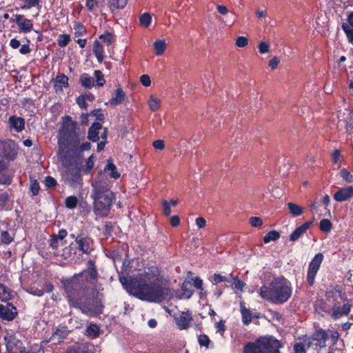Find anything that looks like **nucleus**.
<instances>
[{
  "label": "nucleus",
  "mask_w": 353,
  "mask_h": 353,
  "mask_svg": "<svg viewBox=\"0 0 353 353\" xmlns=\"http://www.w3.org/2000/svg\"><path fill=\"white\" fill-rule=\"evenodd\" d=\"M341 28L345 33L348 41L353 44V28H351L347 23H343Z\"/></svg>",
  "instance_id": "f704fd0d"
},
{
  "label": "nucleus",
  "mask_w": 353,
  "mask_h": 353,
  "mask_svg": "<svg viewBox=\"0 0 353 353\" xmlns=\"http://www.w3.org/2000/svg\"><path fill=\"white\" fill-rule=\"evenodd\" d=\"M282 347L281 341L273 336H262L254 342L247 343L243 353H280Z\"/></svg>",
  "instance_id": "423d86ee"
},
{
  "label": "nucleus",
  "mask_w": 353,
  "mask_h": 353,
  "mask_svg": "<svg viewBox=\"0 0 353 353\" xmlns=\"http://www.w3.org/2000/svg\"><path fill=\"white\" fill-rule=\"evenodd\" d=\"M77 205V198L74 196H70L65 199V205L68 208H74Z\"/></svg>",
  "instance_id": "37998d69"
},
{
  "label": "nucleus",
  "mask_w": 353,
  "mask_h": 353,
  "mask_svg": "<svg viewBox=\"0 0 353 353\" xmlns=\"http://www.w3.org/2000/svg\"><path fill=\"white\" fill-rule=\"evenodd\" d=\"M44 182H45L46 186L48 188H52L55 187L57 185L56 180L50 176H46Z\"/></svg>",
  "instance_id": "6e6d98bb"
},
{
  "label": "nucleus",
  "mask_w": 353,
  "mask_h": 353,
  "mask_svg": "<svg viewBox=\"0 0 353 353\" xmlns=\"http://www.w3.org/2000/svg\"><path fill=\"white\" fill-rule=\"evenodd\" d=\"M132 284L131 294L141 300L160 303L163 300H170L176 295L175 291L161 276L157 268H149L139 274Z\"/></svg>",
  "instance_id": "f03ea898"
},
{
  "label": "nucleus",
  "mask_w": 353,
  "mask_h": 353,
  "mask_svg": "<svg viewBox=\"0 0 353 353\" xmlns=\"http://www.w3.org/2000/svg\"><path fill=\"white\" fill-rule=\"evenodd\" d=\"M10 183H11V179L9 177V176L7 175L6 174V172L1 173V174H0V183L5 184V185H8V184H10Z\"/></svg>",
  "instance_id": "0e129e2a"
},
{
  "label": "nucleus",
  "mask_w": 353,
  "mask_h": 353,
  "mask_svg": "<svg viewBox=\"0 0 353 353\" xmlns=\"http://www.w3.org/2000/svg\"><path fill=\"white\" fill-rule=\"evenodd\" d=\"M77 123L72 121L71 117L67 116L63 118V128L59 132V144H65L68 148H73L76 152L81 155V152L88 150L91 148L89 142L79 145L80 137L76 132Z\"/></svg>",
  "instance_id": "39448f33"
},
{
  "label": "nucleus",
  "mask_w": 353,
  "mask_h": 353,
  "mask_svg": "<svg viewBox=\"0 0 353 353\" xmlns=\"http://www.w3.org/2000/svg\"><path fill=\"white\" fill-rule=\"evenodd\" d=\"M160 99L156 98L154 96L150 97V99L148 101V105L151 109L152 111L154 112L157 110L160 107Z\"/></svg>",
  "instance_id": "58836bf2"
},
{
  "label": "nucleus",
  "mask_w": 353,
  "mask_h": 353,
  "mask_svg": "<svg viewBox=\"0 0 353 353\" xmlns=\"http://www.w3.org/2000/svg\"><path fill=\"white\" fill-rule=\"evenodd\" d=\"M94 75H95V77L97 78V86H99V87L103 86L105 83V80L104 79L102 72L100 70H95Z\"/></svg>",
  "instance_id": "c03bdc74"
},
{
  "label": "nucleus",
  "mask_w": 353,
  "mask_h": 353,
  "mask_svg": "<svg viewBox=\"0 0 353 353\" xmlns=\"http://www.w3.org/2000/svg\"><path fill=\"white\" fill-rule=\"evenodd\" d=\"M108 11L115 14L119 9H123L126 6L127 1H106Z\"/></svg>",
  "instance_id": "a878e982"
},
{
  "label": "nucleus",
  "mask_w": 353,
  "mask_h": 353,
  "mask_svg": "<svg viewBox=\"0 0 353 353\" xmlns=\"http://www.w3.org/2000/svg\"><path fill=\"white\" fill-rule=\"evenodd\" d=\"M67 231L64 229L60 230L58 234H52L56 238L59 239L61 241V245H63V239L67 236Z\"/></svg>",
  "instance_id": "69168bd1"
},
{
  "label": "nucleus",
  "mask_w": 353,
  "mask_h": 353,
  "mask_svg": "<svg viewBox=\"0 0 353 353\" xmlns=\"http://www.w3.org/2000/svg\"><path fill=\"white\" fill-rule=\"evenodd\" d=\"M90 238L82 234L77 236L76 243L78 245V249L83 254H89L92 250Z\"/></svg>",
  "instance_id": "a211bd4d"
},
{
  "label": "nucleus",
  "mask_w": 353,
  "mask_h": 353,
  "mask_svg": "<svg viewBox=\"0 0 353 353\" xmlns=\"http://www.w3.org/2000/svg\"><path fill=\"white\" fill-rule=\"evenodd\" d=\"M8 122L10 128H14L17 132H21L23 130L25 125V121L21 117L11 116Z\"/></svg>",
  "instance_id": "4be33fe9"
},
{
  "label": "nucleus",
  "mask_w": 353,
  "mask_h": 353,
  "mask_svg": "<svg viewBox=\"0 0 353 353\" xmlns=\"http://www.w3.org/2000/svg\"><path fill=\"white\" fill-rule=\"evenodd\" d=\"M16 145L14 141L8 140L0 141V156L13 160L17 156Z\"/></svg>",
  "instance_id": "9d476101"
},
{
  "label": "nucleus",
  "mask_w": 353,
  "mask_h": 353,
  "mask_svg": "<svg viewBox=\"0 0 353 353\" xmlns=\"http://www.w3.org/2000/svg\"><path fill=\"white\" fill-rule=\"evenodd\" d=\"M17 349V343L13 340H9L6 343V349L8 353H19L14 349Z\"/></svg>",
  "instance_id": "de8ad7c7"
},
{
  "label": "nucleus",
  "mask_w": 353,
  "mask_h": 353,
  "mask_svg": "<svg viewBox=\"0 0 353 353\" xmlns=\"http://www.w3.org/2000/svg\"><path fill=\"white\" fill-rule=\"evenodd\" d=\"M294 353H306L305 345L304 343H296L294 345Z\"/></svg>",
  "instance_id": "09e8293b"
},
{
  "label": "nucleus",
  "mask_w": 353,
  "mask_h": 353,
  "mask_svg": "<svg viewBox=\"0 0 353 353\" xmlns=\"http://www.w3.org/2000/svg\"><path fill=\"white\" fill-rule=\"evenodd\" d=\"M192 320L190 314L184 312H181L179 317L175 318L176 323L181 330L187 329Z\"/></svg>",
  "instance_id": "412c9836"
},
{
  "label": "nucleus",
  "mask_w": 353,
  "mask_h": 353,
  "mask_svg": "<svg viewBox=\"0 0 353 353\" xmlns=\"http://www.w3.org/2000/svg\"><path fill=\"white\" fill-rule=\"evenodd\" d=\"M324 256L322 253L319 252L314 255L312 261L309 263L306 280L307 284L312 287L315 283V278L318 272L320 270L321 265L323 263Z\"/></svg>",
  "instance_id": "6e6552de"
},
{
  "label": "nucleus",
  "mask_w": 353,
  "mask_h": 353,
  "mask_svg": "<svg viewBox=\"0 0 353 353\" xmlns=\"http://www.w3.org/2000/svg\"><path fill=\"white\" fill-rule=\"evenodd\" d=\"M9 196L6 192L0 194V205L5 206L8 201Z\"/></svg>",
  "instance_id": "774afa93"
},
{
  "label": "nucleus",
  "mask_w": 353,
  "mask_h": 353,
  "mask_svg": "<svg viewBox=\"0 0 353 353\" xmlns=\"http://www.w3.org/2000/svg\"><path fill=\"white\" fill-rule=\"evenodd\" d=\"M137 279V276L130 281H129L127 278L124 276H120L119 280L121 284L131 293V289L133 288L132 282Z\"/></svg>",
  "instance_id": "79ce46f5"
},
{
  "label": "nucleus",
  "mask_w": 353,
  "mask_h": 353,
  "mask_svg": "<svg viewBox=\"0 0 353 353\" xmlns=\"http://www.w3.org/2000/svg\"><path fill=\"white\" fill-rule=\"evenodd\" d=\"M288 207L293 216H299L303 213V208L296 203H288Z\"/></svg>",
  "instance_id": "c756f323"
},
{
  "label": "nucleus",
  "mask_w": 353,
  "mask_h": 353,
  "mask_svg": "<svg viewBox=\"0 0 353 353\" xmlns=\"http://www.w3.org/2000/svg\"><path fill=\"white\" fill-rule=\"evenodd\" d=\"M249 222L252 227H260L263 225V220L259 216H252Z\"/></svg>",
  "instance_id": "8fccbe9b"
},
{
  "label": "nucleus",
  "mask_w": 353,
  "mask_h": 353,
  "mask_svg": "<svg viewBox=\"0 0 353 353\" xmlns=\"http://www.w3.org/2000/svg\"><path fill=\"white\" fill-rule=\"evenodd\" d=\"M222 282L230 283L231 288L236 292L243 291V287L245 285L243 281L240 280L237 276H234L232 274H230V278L222 276Z\"/></svg>",
  "instance_id": "6ab92c4d"
},
{
  "label": "nucleus",
  "mask_w": 353,
  "mask_h": 353,
  "mask_svg": "<svg viewBox=\"0 0 353 353\" xmlns=\"http://www.w3.org/2000/svg\"><path fill=\"white\" fill-rule=\"evenodd\" d=\"M334 199L339 203L345 202L353 199V186L347 185L340 188L334 194Z\"/></svg>",
  "instance_id": "4468645a"
},
{
  "label": "nucleus",
  "mask_w": 353,
  "mask_h": 353,
  "mask_svg": "<svg viewBox=\"0 0 353 353\" xmlns=\"http://www.w3.org/2000/svg\"><path fill=\"white\" fill-rule=\"evenodd\" d=\"M91 197L94 200V212L97 215L105 216L108 214L114 199L108 180L97 181L92 185Z\"/></svg>",
  "instance_id": "20e7f679"
},
{
  "label": "nucleus",
  "mask_w": 353,
  "mask_h": 353,
  "mask_svg": "<svg viewBox=\"0 0 353 353\" xmlns=\"http://www.w3.org/2000/svg\"><path fill=\"white\" fill-rule=\"evenodd\" d=\"M313 221H309L303 223L300 226L297 227L290 235L289 239L291 241H296L299 240L312 225Z\"/></svg>",
  "instance_id": "f3484780"
},
{
  "label": "nucleus",
  "mask_w": 353,
  "mask_h": 353,
  "mask_svg": "<svg viewBox=\"0 0 353 353\" xmlns=\"http://www.w3.org/2000/svg\"><path fill=\"white\" fill-rule=\"evenodd\" d=\"M328 338V334L321 328L316 330L311 336L312 340L315 342V345L320 349L326 347V341Z\"/></svg>",
  "instance_id": "dca6fc26"
},
{
  "label": "nucleus",
  "mask_w": 353,
  "mask_h": 353,
  "mask_svg": "<svg viewBox=\"0 0 353 353\" xmlns=\"http://www.w3.org/2000/svg\"><path fill=\"white\" fill-rule=\"evenodd\" d=\"M68 330H66V327H63L61 329H58L57 332L53 334L52 337L55 339L57 337V339L59 340L61 338L65 337V336L67 334Z\"/></svg>",
  "instance_id": "603ef678"
},
{
  "label": "nucleus",
  "mask_w": 353,
  "mask_h": 353,
  "mask_svg": "<svg viewBox=\"0 0 353 353\" xmlns=\"http://www.w3.org/2000/svg\"><path fill=\"white\" fill-rule=\"evenodd\" d=\"M93 51L95 55L103 53V46L98 41H96L94 43Z\"/></svg>",
  "instance_id": "052dcab7"
},
{
  "label": "nucleus",
  "mask_w": 353,
  "mask_h": 353,
  "mask_svg": "<svg viewBox=\"0 0 353 353\" xmlns=\"http://www.w3.org/2000/svg\"><path fill=\"white\" fill-rule=\"evenodd\" d=\"M61 245V241L59 239L56 238L55 236H52L50 245L53 250H57L59 245Z\"/></svg>",
  "instance_id": "680f3d73"
},
{
  "label": "nucleus",
  "mask_w": 353,
  "mask_h": 353,
  "mask_svg": "<svg viewBox=\"0 0 353 353\" xmlns=\"http://www.w3.org/2000/svg\"><path fill=\"white\" fill-rule=\"evenodd\" d=\"M228 10L227 8L224 6H222V23H224L225 26H231L235 20V15L234 13L231 12L230 14V19L228 20H225L224 17L225 16L228 15Z\"/></svg>",
  "instance_id": "7c9ffc66"
},
{
  "label": "nucleus",
  "mask_w": 353,
  "mask_h": 353,
  "mask_svg": "<svg viewBox=\"0 0 353 353\" xmlns=\"http://www.w3.org/2000/svg\"><path fill=\"white\" fill-rule=\"evenodd\" d=\"M319 228L322 232L328 233L332 228V222L327 219H323L320 221Z\"/></svg>",
  "instance_id": "72a5a7b5"
},
{
  "label": "nucleus",
  "mask_w": 353,
  "mask_h": 353,
  "mask_svg": "<svg viewBox=\"0 0 353 353\" xmlns=\"http://www.w3.org/2000/svg\"><path fill=\"white\" fill-rule=\"evenodd\" d=\"M17 308L11 303L0 305V318L8 321H12L17 316Z\"/></svg>",
  "instance_id": "2eb2a0df"
},
{
  "label": "nucleus",
  "mask_w": 353,
  "mask_h": 353,
  "mask_svg": "<svg viewBox=\"0 0 353 353\" xmlns=\"http://www.w3.org/2000/svg\"><path fill=\"white\" fill-rule=\"evenodd\" d=\"M1 241L3 243L8 244L12 241V237L9 234L7 231L1 232Z\"/></svg>",
  "instance_id": "13d9d810"
},
{
  "label": "nucleus",
  "mask_w": 353,
  "mask_h": 353,
  "mask_svg": "<svg viewBox=\"0 0 353 353\" xmlns=\"http://www.w3.org/2000/svg\"><path fill=\"white\" fill-rule=\"evenodd\" d=\"M106 1H85V6L90 11H99L102 14L108 12Z\"/></svg>",
  "instance_id": "aec40b11"
},
{
  "label": "nucleus",
  "mask_w": 353,
  "mask_h": 353,
  "mask_svg": "<svg viewBox=\"0 0 353 353\" xmlns=\"http://www.w3.org/2000/svg\"><path fill=\"white\" fill-rule=\"evenodd\" d=\"M140 81L143 85L148 87L151 84L150 78L148 74H143L140 77Z\"/></svg>",
  "instance_id": "338daca9"
},
{
  "label": "nucleus",
  "mask_w": 353,
  "mask_h": 353,
  "mask_svg": "<svg viewBox=\"0 0 353 353\" xmlns=\"http://www.w3.org/2000/svg\"><path fill=\"white\" fill-rule=\"evenodd\" d=\"M99 327L96 324H90L86 329L87 335L95 338L99 336Z\"/></svg>",
  "instance_id": "4c0bfd02"
},
{
  "label": "nucleus",
  "mask_w": 353,
  "mask_h": 353,
  "mask_svg": "<svg viewBox=\"0 0 353 353\" xmlns=\"http://www.w3.org/2000/svg\"><path fill=\"white\" fill-rule=\"evenodd\" d=\"M280 233L276 230H272L268 232L263 238L264 243H268L271 241H277L280 238Z\"/></svg>",
  "instance_id": "2f4dec72"
},
{
  "label": "nucleus",
  "mask_w": 353,
  "mask_h": 353,
  "mask_svg": "<svg viewBox=\"0 0 353 353\" xmlns=\"http://www.w3.org/2000/svg\"><path fill=\"white\" fill-rule=\"evenodd\" d=\"M248 45V39L243 36H239L236 39V46L239 48H244Z\"/></svg>",
  "instance_id": "49530a36"
},
{
  "label": "nucleus",
  "mask_w": 353,
  "mask_h": 353,
  "mask_svg": "<svg viewBox=\"0 0 353 353\" xmlns=\"http://www.w3.org/2000/svg\"><path fill=\"white\" fill-rule=\"evenodd\" d=\"M151 20H152V17H151L150 14L148 12H145L140 17L139 21H140V24L142 26L146 28L150 26V24L151 23Z\"/></svg>",
  "instance_id": "a19ab883"
},
{
  "label": "nucleus",
  "mask_w": 353,
  "mask_h": 353,
  "mask_svg": "<svg viewBox=\"0 0 353 353\" xmlns=\"http://www.w3.org/2000/svg\"><path fill=\"white\" fill-rule=\"evenodd\" d=\"M104 171L108 172L110 176L114 179H118L120 176V174L117 171L116 166L110 159L108 161V165L105 166Z\"/></svg>",
  "instance_id": "cd10ccee"
},
{
  "label": "nucleus",
  "mask_w": 353,
  "mask_h": 353,
  "mask_svg": "<svg viewBox=\"0 0 353 353\" xmlns=\"http://www.w3.org/2000/svg\"><path fill=\"white\" fill-rule=\"evenodd\" d=\"M292 288L290 282L284 276L274 278L268 285L260 288L259 296L274 304H283L291 297Z\"/></svg>",
  "instance_id": "7ed1b4c3"
},
{
  "label": "nucleus",
  "mask_w": 353,
  "mask_h": 353,
  "mask_svg": "<svg viewBox=\"0 0 353 353\" xmlns=\"http://www.w3.org/2000/svg\"><path fill=\"white\" fill-rule=\"evenodd\" d=\"M54 86L57 92L61 91L62 87H67L68 85V78L65 74H59L52 79Z\"/></svg>",
  "instance_id": "b1692460"
},
{
  "label": "nucleus",
  "mask_w": 353,
  "mask_h": 353,
  "mask_svg": "<svg viewBox=\"0 0 353 353\" xmlns=\"http://www.w3.org/2000/svg\"><path fill=\"white\" fill-rule=\"evenodd\" d=\"M352 307L350 301L346 299L345 301L334 303L332 305L331 317L334 319H339L343 316H347Z\"/></svg>",
  "instance_id": "1a4fd4ad"
},
{
  "label": "nucleus",
  "mask_w": 353,
  "mask_h": 353,
  "mask_svg": "<svg viewBox=\"0 0 353 353\" xmlns=\"http://www.w3.org/2000/svg\"><path fill=\"white\" fill-rule=\"evenodd\" d=\"M341 119H339V123L344 125L345 133L347 135L353 134V108L346 109L343 113Z\"/></svg>",
  "instance_id": "9b49d317"
},
{
  "label": "nucleus",
  "mask_w": 353,
  "mask_h": 353,
  "mask_svg": "<svg viewBox=\"0 0 353 353\" xmlns=\"http://www.w3.org/2000/svg\"><path fill=\"white\" fill-rule=\"evenodd\" d=\"M70 39L68 34H61L57 40L58 44L60 47H65L69 43Z\"/></svg>",
  "instance_id": "a18cd8bd"
},
{
  "label": "nucleus",
  "mask_w": 353,
  "mask_h": 353,
  "mask_svg": "<svg viewBox=\"0 0 353 353\" xmlns=\"http://www.w3.org/2000/svg\"><path fill=\"white\" fill-rule=\"evenodd\" d=\"M125 97V92L120 87H119L116 90L114 94L109 101V103H110L111 105L115 106L121 103L122 101L124 100Z\"/></svg>",
  "instance_id": "393cba45"
},
{
  "label": "nucleus",
  "mask_w": 353,
  "mask_h": 353,
  "mask_svg": "<svg viewBox=\"0 0 353 353\" xmlns=\"http://www.w3.org/2000/svg\"><path fill=\"white\" fill-rule=\"evenodd\" d=\"M339 336H340V335H339V333L338 331H336V330L330 331V337L332 341V345L336 344V343L339 339Z\"/></svg>",
  "instance_id": "e2e57ef3"
},
{
  "label": "nucleus",
  "mask_w": 353,
  "mask_h": 353,
  "mask_svg": "<svg viewBox=\"0 0 353 353\" xmlns=\"http://www.w3.org/2000/svg\"><path fill=\"white\" fill-rule=\"evenodd\" d=\"M59 161L65 168L81 165L83 157L78 154L73 148H68V150L63 153V148L59 145Z\"/></svg>",
  "instance_id": "0eeeda50"
},
{
  "label": "nucleus",
  "mask_w": 353,
  "mask_h": 353,
  "mask_svg": "<svg viewBox=\"0 0 353 353\" xmlns=\"http://www.w3.org/2000/svg\"><path fill=\"white\" fill-rule=\"evenodd\" d=\"M242 321L244 325H248L252 321V316L250 311L243 307L241 308Z\"/></svg>",
  "instance_id": "e433bc0d"
},
{
  "label": "nucleus",
  "mask_w": 353,
  "mask_h": 353,
  "mask_svg": "<svg viewBox=\"0 0 353 353\" xmlns=\"http://www.w3.org/2000/svg\"><path fill=\"white\" fill-rule=\"evenodd\" d=\"M12 299V295L8 288L3 284L0 283V299L2 301H8Z\"/></svg>",
  "instance_id": "473e14b6"
},
{
  "label": "nucleus",
  "mask_w": 353,
  "mask_h": 353,
  "mask_svg": "<svg viewBox=\"0 0 353 353\" xmlns=\"http://www.w3.org/2000/svg\"><path fill=\"white\" fill-rule=\"evenodd\" d=\"M258 48L259 52L262 54L270 52V45L265 41H261Z\"/></svg>",
  "instance_id": "3c124183"
},
{
  "label": "nucleus",
  "mask_w": 353,
  "mask_h": 353,
  "mask_svg": "<svg viewBox=\"0 0 353 353\" xmlns=\"http://www.w3.org/2000/svg\"><path fill=\"white\" fill-rule=\"evenodd\" d=\"M166 46L165 39H157L153 43V48L157 56L161 55L165 52Z\"/></svg>",
  "instance_id": "bb28decb"
},
{
  "label": "nucleus",
  "mask_w": 353,
  "mask_h": 353,
  "mask_svg": "<svg viewBox=\"0 0 353 353\" xmlns=\"http://www.w3.org/2000/svg\"><path fill=\"white\" fill-rule=\"evenodd\" d=\"M163 212L165 216H170L171 214L170 204L166 200L162 201Z\"/></svg>",
  "instance_id": "bf43d9fd"
},
{
  "label": "nucleus",
  "mask_w": 353,
  "mask_h": 353,
  "mask_svg": "<svg viewBox=\"0 0 353 353\" xmlns=\"http://www.w3.org/2000/svg\"><path fill=\"white\" fill-rule=\"evenodd\" d=\"M340 176L347 183L353 182V174L346 168H342L340 170Z\"/></svg>",
  "instance_id": "c9c22d12"
},
{
  "label": "nucleus",
  "mask_w": 353,
  "mask_h": 353,
  "mask_svg": "<svg viewBox=\"0 0 353 353\" xmlns=\"http://www.w3.org/2000/svg\"><path fill=\"white\" fill-rule=\"evenodd\" d=\"M40 190L39 185L37 180L32 179L31 178V183H30V190L32 192L33 195H37L39 193Z\"/></svg>",
  "instance_id": "5fc2aeb1"
},
{
  "label": "nucleus",
  "mask_w": 353,
  "mask_h": 353,
  "mask_svg": "<svg viewBox=\"0 0 353 353\" xmlns=\"http://www.w3.org/2000/svg\"><path fill=\"white\" fill-rule=\"evenodd\" d=\"M32 26L33 24L30 20L24 19L23 22L19 24V28L21 31L24 32H28L31 31V30L32 29Z\"/></svg>",
  "instance_id": "ea45409f"
},
{
  "label": "nucleus",
  "mask_w": 353,
  "mask_h": 353,
  "mask_svg": "<svg viewBox=\"0 0 353 353\" xmlns=\"http://www.w3.org/2000/svg\"><path fill=\"white\" fill-rule=\"evenodd\" d=\"M80 81L85 88L90 89L94 86V78L89 77L88 74H83L80 77Z\"/></svg>",
  "instance_id": "c85d7f7f"
},
{
  "label": "nucleus",
  "mask_w": 353,
  "mask_h": 353,
  "mask_svg": "<svg viewBox=\"0 0 353 353\" xmlns=\"http://www.w3.org/2000/svg\"><path fill=\"white\" fill-rule=\"evenodd\" d=\"M90 263L88 269L69 279H62L61 283L72 306L79 308L83 314L94 316L102 313L103 305L97 294L94 295L97 272L93 263Z\"/></svg>",
  "instance_id": "f257e3e1"
},
{
  "label": "nucleus",
  "mask_w": 353,
  "mask_h": 353,
  "mask_svg": "<svg viewBox=\"0 0 353 353\" xmlns=\"http://www.w3.org/2000/svg\"><path fill=\"white\" fill-rule=\"evenodd\" d=\"M325 297L327 301L331 302L332 305L334 303L341 302L347 299L345 293H342L340 286L336 285L334 288L329 289L325 292Z\"/></svg>",
  "instance_id": "ddd939ff"
},
{
  "label": "nucleus",
  "mask_w": 353,
  "mask_h": 353,
  "mask_svg": "<svg viewBox=\"0 0 353 353\" xmlns=\"http://www.w3.org/2000/svg\"><path fill=\"white\" fill-rule=\"evenodd\" d=\"M102 130V125L99 123H94L89 128L88 138L94 142L99 140V131Z\"/></svg>",
  "instance_id": "5701e85b"
},
{
  "label": "nucleus",
  "mask_w": 353,
  "mask_h": 353,
  "mask_svg": "<svg viewBox=\"0 0 353 353\" xmlns=\"http://www.w3.org/2000/svg\"><path fill=\"white\" fill-rule=\"evenodd\" d=\"M198 341L201 346L208 347L210 341L207 335L201 334L198 338Z\"/></svg>",
  "instance_id": "864d4df0"
},
{
  "label": "nucleus",
  "mask_w": 353,
  "mask_h": 353,
  "mask_svg": "<svg viewBox=\"0 0 353 353\" xmlns=\"http://www.w3.org/2000/svg\"><path fill=\"white\" fill-rule=\"evenodd\" d=\"M81 166H74L66 168L65 170V181L70 185H74L81 181Z\"/></svg>",
  "instance_id": "f8f14e48"
},
{
  "label": "nucleus",
  "mask_w": 353,
  "mask_h": 353,
  "mask_svg": "<svg viewBox=\"0 0 353 353\" xmlns=\"http://www.w3.org/2000/svg\"><path fill=\"white\" fill-rule=\"evenodd\" d=\"M100 39H103V41L107 43L108 45L111 44L114 41V37L110 32L101 35Z\"/></svg>",
  "instance_id": "4d7b16f0"
}]
</instances>
